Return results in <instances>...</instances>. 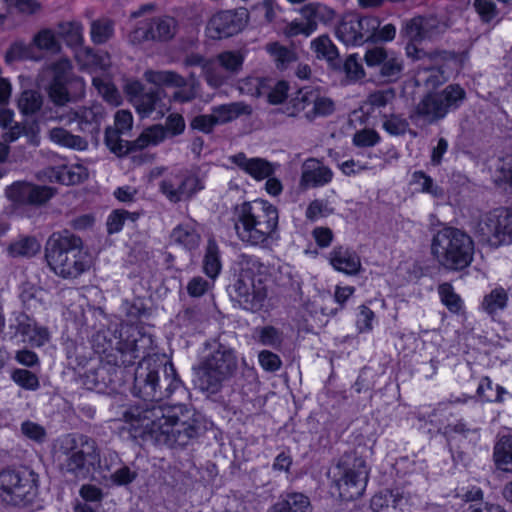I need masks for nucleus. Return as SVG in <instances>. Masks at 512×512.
Returning <instances> with one entry per match:
<instances>
[{
  "label": "nucleus",
  "instance_id": "47",
  "mask_svg": "<svg viewBox=\"0 0 512 512\" xmlns=\"http://www.w3.org/2000/svg\"><path fill=\"white\" fill-rule=\"evenodd\" d=\"M43 105L42 96L33 90L24 91L18 99V108L25 115H33Z\"/></svg>",
  "mask_w": 512,
  "mask_h": 512
},
{
  "label": "nucleus",
  "instance_id": "50",
  "mask_svg": "<svg viewBox=\"0 0 512 512\" xmlns=\"http://www.w3.org/2000/svg\"><path fill=\"white\" fill-rule=\"evenodd\" d=\"M447 78L439 67L419 68L417 81L424 83L428 88H436L446 82Z\"/></svg>",
  "mask_w": 512,
  "mask_h": 512
},
{
  "label": "nucleus",
  "instance_id": "57",
  "mask_svg": "<svg viewBox=\"0 0 512 512\" xmlns=\"http://www.w3.org/2000/svg\"><path fill=\"white\" fill-rule=\"evenodd\" d=\"M12 379L16 384L26 390L35 391L40 386L38 377L26 369H16L12 373Z\"/></svg>",
  "mask_w": 512,
  "mask_h": 512
},
{
  "label": "nucleus",
  "instance_id": "39",
  "mask_svg": "<svg viewBox=\"0 0 512 512\" xmlns=\"http://www.w3.org/2000/svg\"><path fill=\"white\" fill-rule=\"evenodd\" d=\"M507 302V292L502 287H497L484 297L482 308L489 315H493L497 311L505 309Z\"/></svg>",
  "mask_w": 512,
  "mask_h": 512
},
{
  "label": "nucleus",
  "instance_id": "62",
  "mask_svg": "<svg viewBox=\"0 0 512 512\" xmlns=\"http://www.w3.org/2000/svg\"><path fill=\"white\" fill-rule=\"evenodd\" d=\"M166 132V138L168 136L174 137L182 134L185 130V120L182 115L178 113H172L166 118L165 126L161 125Z\"/></svg>",
  "mask_w": 512,
  "mask_h": 512
},
{
  "label": "nucleus",
  "instance_id": "33",
  "mask_svg": "<svg viewBox=\"0 0 512 512\" xmlns=\"http://www.w3.org/2000/svg\"><path fill=\"white\" fill-rule=\"evenodd\" d=\"M493 458L499 470L512 472V435L500 437L494 446Z\"/></svg>",
  "mask_w": 512,
  "mask_h": 512
},
{
  "label": "nucleus",
  "instance_id": "61",
  "mask_svg": "<svg viewBox=\"0 0 512 512\" xmlns=\"http://www.w3.org/2000/svg\"><path fill=\"white\" fill-rule=\"evenodd\" d=\"M217 126L215 122V118L212 114H201L192 118L190 121V127L194 130H198L205 134H210L213 132L214 128Z\"/></svg>",
  "mask_w": 512,
  "mask_h": 512
},
{
  "label": "nucleus",
  "instance_id": "26",
  "mask_svg": "<svg viewBox=\"0 0 512 512\" xmlns=\"http://www.w3.org/2000/svg\"><path fill=\"white\" fill-rule=\"evenodd\" d=\"M332 170L315 158L307 159L302 165L300 185L303 188L321 187L331 182Z\"/></svg>",
  "mask_w": 512,
  "mask_h": 512
},
{
  "label": "nucleus",
  "instance_id": "58",
  "mask_svg": "<svg viewBox=\"0 0 512 512\" xmlns=\"http://www.w3.org/2000/svg\"><path fill=\"white\" fill-rule=\"evenodd\" d=\"M439 294L443 304L451 311L458 312L461 308V299L453 291L450 284L444 283L439 287Z\"/></svg>",
  "mask_w": 512,
  "mask_h": 512
},
{
  "label": "nucleus",
  "instance_id": "54",
  "mask_svg": "<svg viewBox=\"0 0 512 512\" xmlns=\"http://www.w3.org/2000/svg\"><path fill=\"white\" fill-rule=\"evenodd\" d=\"M214 283L215 279H204L201 276H194L187 283V293L193 298L201 297L213 289Z\"/></svg>",
  "mask_w": 512,
  "mask_h": 512
},
{
  "label": "nucleus",
  "instance_id": "55",
  "mask_svg": "<svg viewBox=\"0 0 512 512\" xmlns=\"http://www.w3.org/2000/svg\"><path fill=\"white\" fill-rule=\"evenodd\" d=\"M495 182L512 186V154L500 158L495 168Z\"/></svg>",
  "mask_w": 512,
  "mask_h": 512
},
{
  "label": "nucleus",
  "instance_id": "35",
  "mask_svg": "<svg viewBox=\"0 0 512 512\" xmlns=\"http://www.w3.org/2000/svg\"><path fill=\"white\" fill-rule=\"evenodd\" d=\"M266 51L271 55L277 69L284 71L298 60L297 53L293 48L281 45L278 42L266 45Z\"/></svg>",
  "mask_w": 512,
  "mask_h": 512
},
{
  "label": "nucleus",
  "instance_id": "64",
  "mask_svg": "<svg viewBox=\"0 0 512 512\" xmlns=\"http://www.w3.org/2000/svg\"><path fill=\"white\" fill-rule=\"evenodd\" d=\"M385 120L383 122L384 129L392 134V135H402L407 131L408 122L406 119L398 116L391 115L389 117L384 116Z\"/></svg>",
  "mask_w": 512,
  "mask_h": 512
},
{
  "label": "nucleus",
  "instance_id": "18",
  "mask_svg": "<svg viewBox=\"0 0 512 512\" xmlns=\"http://www.w3.org/2000/svg\"><path fill=\"white\" fill-rule=\"evenodd\" d=\"M177 21L174 17L163 15L145 18L137 23L131 33L133 42L146 40L167 41L172 39L177 32Z\"/></svg>",
  "mask_w": 512,
  "mask_h": 512
},
{
  "label": "nucleus",
  "instance_id": "42",
  "mask_svg": "<svg viewBox=\"0 0 512 512\" xmlns=\"http://www.w3.org/2000/svg\"><path fill=\"white\" fill-rule=\"evenodd\" d=\"M59 34L68 46L76 47L83 42V26L79 22L72 21L59 24Z\"/></svg>",
  "mask_w": 512,
  "mask_h": 512
},
{
  "label": "nucleus",
  "instance_id": "40",
  "mask_svg": "<svg viewBox=\"0 0 512 512\" xmlns=\"http://www.w3.org/2000/svg\"><path fill=\"white\" fill-rule=\"evenodd\" d=\"M91 40L100 45L109 41L114 35V23L109 19L92 21L90 29Z\"/></svg>",
  "mask_w": 512,
  "mask_h": 512
},
{
  "label": "nucleus",
  "instance_id": "45",
  "mask_svg": "<svg viewBox=\"0 0 512 512\" xmlns=\"http://www.w3.org/2000/svg\"><path fill=\"white\" fill-rule=\"evenodd\" d=\"M34 45L39 49L50 54H56L61 50V44L57 40L54 32L50 29L39 31L33 38Z\"/></svg>",
  "mask_w": 512,
  "mask_h": 512
},
{
  "label": "nucleus",
  "instance_id": "27",
  "mask_svg": "<svg viewBox=\"0 0 512 512\" xmlns=\"http://www.w3.org/2000/svg\"><path fill=\"white\" fill-rule=\"evenodd\" d=\"M329 261L335 270L347 275H356L361 269L359 255L342 246L335 247L331 251Z\"/></svg>",
  "mask_w": 512,
  "mask_h": 512
},
{
  "label": "nucleus",
  "instance_id": "25",
  "mask_svg": "<svg viewBox=\"0 0 512 512\" xmlns=\"http://www.w3.org/2000/svg\"><path fill=\"white\" fill-rule=\"evenodd\" d=\"M445 30V25L436 17H416L407 23L405 33L410 41L421 42L433 39Z\"/></svg>",
  "mask_w": 512,
  "mask_h": 512
},
{
  "label": "nucleus",
  "instance_id": "38",
  "mask_svg": "<svg viewBox=\"0 0 512 512\" xmlns=\"http://www.w3.org/2000/svg\"><path fill=\"white\" fill-rule=\"evenodd\" d=\"M199 239V234L189 225H178L171 233V240L174 243L189 250L198 246Z\"/></svg>",
  "mask_w": 512,
  "mask_h": 512
},
{
  "label": "nucleus",
  "instance_id": "56",
  "mask_svg": "<svg viewBox=\"0 0 512 512\" xmlns=\"http://www.w3.org/2000/svg\"><path fill=\"white\" fill-rule=\"evenodd\" d=\"M203 74L207 84L212 88L221 87L228 80V74L220 71L218 64L212 61L204 67Z\"/></svg>",
  "mask_w": 512,
  "mask_h": 512
},
{
  "label": "nucleus",
  "instance_id": "1",
  "mask_svg": "<svg viewBox=\"0 0 512 512\" xmlns=\"http://www.w3.org/2000/svg\"><path fill=\"white\" fill-rule=\"evenodd\" d=\"M166 373L162 358L157 355L144 356L134 374L133 395L143 400L142 404L130 406L123 412V420L137 436L149 437L156 444L168 447L186 446L197 438L201 424L194 409L184 405H156L169 398L172 382L162 390L159 375Z\"/></svg>",
  "mask_w": 512,
  "mask_h": 512
},
{
  "label": "nucleus",
  "instance_id": "2",
  "mask_svg": "<svg viewBox=\"0 0 512 512\" xmlns=\"http://www.w3.org/2000/svg\"><path fill=\"white\" fill-rule=\"evenodd\" d=\"M54 456L60 472L75 480L89 478L101 466L96 440L84 434L72 433L60 437L55 445Z\"/></svg>",
  "mask_w": 512,
  "mask_h": 512
},
{
  "label": "nucleus",
  "instance_id": "9",
  "mask_svg": "<svg viewBox=\"0 0 512 512\" xmlns=\"http://www.w3.org/2000/svg\"><path fill=\"white\" fill-rule=\"evenodd\" d=\"M236 370L237 358L233 350L219 344L201 362L197 385L202 391L215 394Z\"/></svg>",
  "mask_w": 512,
  "mask_h": 512
},
{
  "label": "nucleus",
  "instance_id": "22",
  "mask_svg": "<svg viewBox=\"0 0 512 512\" xmlns=\"http://www.w3.org/2000/svg\"><path fill=\"white\" fill-rule=\"evenodd\" d=\"M45 119L58 121L64 124H71L74 121H78L81 129L84 130V125H96L98 126L103 118V108L101 105H93L91 107H84L80 111L67 110L63 113H58V110L53 112L45 110Z\"/></svg>",
  "mask_w": 512,
  "mask_h": 512
},
{
  "label": "nucleus",
  "instance_id": "15",
  "mask_svg": "<svg viewBox=\"0 0 512 512\" xmlns=\"http://www.w3.org/2000/svg\"><path fill=\"white\" fill-rule=\"evenodd\" d=\"M71 62L68 58L61 57L55 62H53L47 69V73L51 77V81L47 87V92L49 99L56 106L55 109L50 107H45L42 111L43 117L45 118V110H50L55 112L58 110V113H63L66 111L63 109L66 104L71 101V96L67 89V81L68 74L71 70Z\"/></svg>",
  "mask_w": 512,
  "mask_h": 512
},
{
  "label": "nucleus",
  "instance_id": "34",
  "mask_svg": "<svg viewBox=\"0 0 512 512\" xmlns=\"http://www.w3.org/2000/svg\"><path fill=\"white\" fill-rule=\"evenodd\" d=\"M48 135L53 143L65 148L82 151L88 146V142L83 137L74 135L62 127L50 129Z\"/></svg>",
  "mask_w": 512,
  "mask_h": 512
},
{
  "label": "nucleus",
  "instance_id": "31",
  "mask_svg": "<svg viewBox=\"0 0 512 512\" xmlns=\"http://www.w3.org/2000/svg\"><path fill=\"white\" fill-rule=\"evenodd\" d=\"M202 270L208 278L215 280L221 273V252L218 244L213 238H209L207 241L202 260Z\"/></svg>",
  "mask_w": 512,
  "mask_h": 512
},
{
  "label": "nucleus",
  "instance_id": "28",
  "mask_svg": "<svg viewBox=\"0 0 512 512\" xmlns=\"http://www.w3.org/2000/svg\"><path fill=\"white\" fill-rule=\"evenodd\" d=\"M268 512H313L309 497L300 492H289L281 495Z\"/></svg>",
  "mask_w": 512,
  "mask_h": 512
},
{
  "label": "nucleus",
  "instance_id": "3",
  "mask_svg": "<svg viewBox=\"0 0 512 512\" xmlns=\"http://www.w3.org/2000/svg\"><path fill=\"white\" fill-rule=\"evenodd\" d=\"M278 209L266 200L257 199L235 207L234 227L238 238L252 246L263 245L277 231Z\"/></svg>",
  "mask_w": 512,
  "mask_h": 512
},
{
  "label": "nucleus",
  "instance_id": "48",
  "mask_svg": "<svg viewBox=\"0 0 512 512\" xmlns=\"http://www.w3.org/2000/svg\"><path fill=\"white\" fill-rule=\"evenodd\" d=\"M412 183L417 185L421 192L428 193L434 198H442L444 191L436 185L433 179L423 171H415L412 174Z\"/></svg>",
  "mask_w": 512,
  "mask_h": 512
},
{
  "label": "nucleus",
  "instance_id": "29",
  "mask_svg": "<svg viewBox=\"0 0 512 512\" xmlns=\"http://www.w3.org/2000/svg\"><path fill=\"white\" fill-rule=\"evenodd\" d=\"M111 371L116 372V368L108 365H99L96 368H91L84 373L83 384L89 390L104 392L105 389L114 383Z\"/></svg>",
  "mask_w": 512,
  "mask_h": 512
},
{
  "label": "nucleus",
  "instance_id": "12",
  "mask_svg": "<svg viewBox=\"0 0 512 512\" xmlns=\"http://www.w3.org/2000/svg\"><path fill=\"white\" fill-rule=\"evenodd\" d=\"M334 111V102L312 87L299 89L294 97L287 103L284 112L288 116H297L303 113L304 117L312 121L317 117H325Z\"/></svg>",
  "mask_w": 512,
  "mask_h": 512
},
{
  "label": "nucleus",
  "instance_id": "32",
  "mask_svg": "<svg viewBox=\"0 0 512 512\" xmlns=\"http://www.w3.org/2000/svg\"><path fill=\"white\" fill-rule=\"evenodd\" d=\"M405 500L398 493L384 490L371 499V509L374 512H403Z\"/></svg>",
  "mask_w": 512,
  "mask_h": 512
},
{
  "label": "nucleus",
  "instance_id": "41",
  "mask_svg": "<svg viewBox=\"0 0 512 512\" xmlns=\"http://www.w3.org/2000/svg\"><path fill=\"white\" fill-rule=\"evenodd\" d=\"M254 334L257 341L264 346L279 349L282 345L283 333L274 326L257 327Z\"/></svg>",
  "mask_w": 512,
  "mask_h": 512
},
{
  "label": "nucleus",
  "instance_id": "36",
  "mask_svg": "<svg viewBox=\"0 0 512 512\" xmlns=\"http://www.w3.org/2000/svg\"><path fill=\"white\" fill-rule=\"evenodd\" d=\"M311 48L318 59H325L332 66H338V50L331 39L322 35L311 42Z\"/></svg>",
  "mask_w": 512,
  "mask_h": 512
},
{
  "label": "nucleus",
  "instance_id": "44",
  "mask_svg": "<svg viewBox=\"0 0 512 512\" xmlns=\"http://www.w3.org/2000/svg\"><path fill=\"white\" fill-rule=\"evenodd\" d=\"M45 291L32 284H24L20 293V299L23 305L28 309H37L44 303Z\"/></svg>",
  "mask_w": 512,
  "mask_h": 512
},
{
  "label": "nucleus",
  "instance_id": "14",
  "mask_svg": "<svg viewBox=\"0 0 512 512\" xmlns=\"http://www.w3.org/2000/svg\"><path fill=\"white\" fill-rule=\"evenodd\" d=\"M380 27V21L373 16L349 13L343 16L336 29V35L346 45H362L369 41Z\"/></svg>",
  "mask_w": 512,
  "mask_h": 512
},
{
  "label": "nucleus",
  "instance_id": "63",
  "mask_svg": "<svg viewBox=\"0 0 512 512\" xmlns=\"http://www.w3.org/2000/svg\"><path fill=\"white\" fill-rule=\"evenodd\" d=\"M474 7L484 22H490L498 16V11L493 0H475Z\"/></svg>",
  "mask_w": 512,
  "mask_h": 512
},
{
  "label": "nucleus",
  "instance_id": "5",
  "mask_svg": "<svg viewBox=\"0 0 512 512\" xmlns=\"http://www.w3.org/2000/svg\"><path fill=\"white\" fill-rule=\"evenodd\" d=\"M239 273L229 286L231 299L250 312L260 311L268 296L264 278L265 265L253 255L242 254L238 261Z\"/></svg>",
  "mask_w": 512,
  "mask_h": 512
},
{
  "label": "nucleus",
  "instance_id": "8",
  "mask_svg": "<svg viewBox=\"0 0 512 512\" xmlns=\"http://www.w3.org/2000/svg\"><path fill=\"white\" fill-rule=\"evenodd\" d=\"M329 475L340 497L347 501L362 496L368 481L366 462L356 451L345 452L330 469Z\"/></svg>",
  "mask_w": 512,
  "mask_h": 512
},
{
  "label": "nucleus",
  "instance_id": "37",
  "mask_svg": "<svg viewBox=\"0 0 512 512\" xmlns=\"http://www.w3.org/2000/svg\"><path fill=\"white\" fill-rule=\"evenodd\" d=\"M305 23H313L314 31L319 22H327L333 18V11L320 3H308L300 10Z\"/></svg>",
  "mask_w": 512,
  "mask_h": 512
},
{
  "label": "nucleus",
  "instance_id": "7",
  "mask_svg": "<svg viewBox=\"0 0 512 512\" xmlns=\"http://www.w3.org/2000/svg\"><path fill=\"white\" fill-rule=\"evenodd\" d=\"M465 96V90L458 84H450L439 92L427 93L416 104L409 118L420 128L434 125L458 109Z\"/></svg>",
  "mask_w": 512,
  "mask_h": 512
},
{
  "label": "nucleus",
  "instance_id": "59",
  "mask_svg": "<svg viewBox=\"0 0 512 512\" xmlns=\"http://www.w3.org/2000/svg\"><path fill=\"white\" fill-rule=\"evenodd\" d=\"M479 428L467 423L465 420L460 419L456 423L449 424L445 427V434H459L464 438H468L470 436H477Z\"/></svg>",
  "mask_w": 512,
  "mask_h": 512
},
{
  "label": "nucleus",
  "instance_id": "52",
  "mask_svg": "<svg viewBox=\"0 0 512 512\" xmlns=\"http://www.w3.org/2000/svg\"><path fill=\"white\" fill-rule=\"evenodd\" d=\"M162 366L165 368L166 373L161 372V375H159L160 389H166L170 383L175 381L177 384H175V387L171 389V395L177 391H183V383L179 378L173 363L162 358Z\"/></svg>",
  "mask_w": 512,
  "mask_h": 512
},
{
  "label": "nucleus",
  "instance_id": "23",
  "mask_svg": "<svg viewBox=\"0 0 512 512\" xmlns=\"http://www.w3.org/2000/svg\"><path fill=\"white\" fill-rule=\"evenodd\" d=\"M228 161L256 181L272 176L276 169V164L260 157L249 158L244 152L230 155Z\"/></svg>",
  "mask_w": 512,
  "mask_h": 512
},
{
  "label": "nucleus",
  "instance_id": "16",
  "mask_svg": "<svg viewBox=\"0 0 512 512\" xmlns=\"http://www.w3.org/2000/svg\"><path fill=\"white\" fill-rule=\"evenodd\" d=\"M160 191L172 203L191 199L204 188L202 180L189 171H179L166 176L159 185Z\"/></svg>",
  "mask_w": 512,
  "mask_h": 512
},
{
  "label": "nucleus",
  "instance_id": "51",
  "mask_svg": "<svg viewBox=\"0 0 512 512\" xmlns=\"http://www.w3.org/2000/svg\"><path fill=\"white\" fill-rule=\"evenodd\" d=\"M138 219L137 213H130L126 210H114L107 218V231L109 234L118 233L122 230L126 220L135 222Z\"/></svg>",
  "mask_w": 512,
  "mask_h": 512
},
{
  "label": "nucleus",
  "instance_id": "10",
  "mask_svg": "<svg viewBox=\"0 0 512 512\" xmlns=\"http://www.w3.org/2000/svg\"><path fill=\"white\" fill-rule=\"evenodd\" d=\"M39 476L29 468L0 472V498L13 506L31 504L38 495Z\"/></svg>",
  "mask_w": 512,
  "mask_h": 512
},
{
  "label": "nucleus",
  "instance_id": "49",
  "mask_svg": "<svg viewBox=\"0 0 512 512\" xmlns=\"http://www.w3.org/2000/svg\"><path fill=\"white\" fill-rule=\"evenodd\" d=\"M55 179L64 185H74L82 182L86 177L85 169L82 166L61 167L55 172Z\"/></svg>",
  "mask_w": 512,
  "mask_h": 512
},
{
  "label": "nucleus",
  "instance_id": "6",
  "mask_svg": "<svg viewBox=\"0 0 512 512\" xmlns=\"http://www.w3.org/2000/svg\"><path fill=\"white\" fill-rule=\"evenodd\" d=\"M474 241L464 230L443 226L431 240V253L437 262L446 269L459 271L473 261Z\"/></svg>",
  "mask_w": 512,
  "mask_h": 512
},
{
  "label": "nucleus",
  "instance_id": "24",
  "mask_svg": "<svg viewBox=\"0 0 512 512\" xmlns=\"http://www.w3.org/2000/svg\"><path fill=\"white\" fill-rule=\"evenodd\" d=\"M243 28L242 20L231 11H221L213 15L206 27V33L211 39H223L233 36Z\"/></svg>",
  "mask_w": 512,
  "mask_h": 512
},
{
  "label": "nucleus",
  "instance_id": "11",
  "mask_svg": "<svg viewBox=\"0 0 512 512\" xmlns=\"http://www.w3.org/2000/svg\"><path fill=\"white\" fill-rule=\"evenodd\" d=\"M482 241L493 247L512 243V210L497 208L482 215L474 226Z\"/></svg>",
  "mask_w": 512,
  "mask_h": 512
},
{
  "label": "nucleus",
  "instance_id": "46",
  "mask_svg": "<svg viewBox=\"0 0 512 512\" xmlns=\"http://www.w3.org/2000/svg\"><path fill=\"white\" fill-rule=\"evenodd\" d=\"M40 250V244L34 237L22 238L9 247V253L13 257H32Z\"/></svg>",
  "mask_w": 512,
  "mask_h": 512
},
{
  "label": "nucleus",
  "instance_id": "60",
  "mask_svg": "<svg viewBox=\"0 0 512 512\" xmlns=\"http://www.w3.org/2000/svg\"><path fill=\"white\" fill-rule=\"evenodd\" d=\"M93 85L103 95L107 102L118 105L120 102V94L114 85L102 79L94 78Z\"/></svg>",
  "mask_w": 512,
  "mask_h": 512
},
{
  "label": "nucleus",
  "instance_id": "30",
  "mask_svg": "<svg viewBox=\"0 0 512 512\" xmlns=\"http://www.w3.org/2000/svg\"><path fill=\"white\" fill-rule=\"evenodd\" d=\"M217 125L231 122L243 115H250L252 107L244 102H231L211 107Z\"/></svg>",
  "mask_w": 512,
  "mask_h": 512
},
{
  "label": "nucleus",
  "instance_id": "21",
  "mask_svg": "<svg viewBox=\"0 0 512 512\" xmlns=\"http://www.w3.org/2000/svg\"><path fill=\"white\" fill-rule=\"evenodd\" d=\"M140 341L144 342L146 338L141 337ZM147 341H150V339H147ZM138 342L139 340L135 337L126 342L116 340L114 346L113 342L109 340L102 346L98 343L96 351L100 354H106L108 357H114L113 362L115 366H128L134 362V359L139 357L141 347Z\"/></svg>",
  "mask_w": 512,
  "mask_h": 512
},
{
  "label": "nucleus",
  "instance_id": "20",
  "mask_svg": "<svg viewBox=\"0 0 512 512\" xmlns=\"http://www.w3.org/2000/svg\"><path fill=\"white\" fill-rule=\"evenodd\" d=\"M128 93L131 95V102L137 113L142 117H149L156 113L154 119H160L164 116L167 108L162 103L161 92L159 90H150L142 92L141 84L135 82L128 87Z\"/></svg>",
  "mask_w": 512,
  "mask_h": 512
},
{
  "label": "nucleus",
  "instance_id": "17",
  "mask_svg": "<svg viewBox=\"0 0 512 512\" xmlns=\"http://www.w3.org/2000/svg\"><path fill=\"white\" fill-rule=\"evenodd\" d=\"M364 60L367 67L378 69L380 78L385 82L397 81L404 69V61L400 54L380 46L368 49Z\"/></svg>",
  "mask_w": 512,
  "mask_h": 512
},
{
  "label": "nucleus",
  "instance_id": "4",
  "mask_svg": "<svg viewBox=\"0 0 512 512\" xmlns=\"http://www.w3.org/2000/svg\"><path fill=\"white\" fill-rule=\"evenodd\" d=\"M48 267L63 279H75L89 269L91 261L79 236L68 230L53 233L45 245Z\"/></svg>",
  "mask_w": 512,
  "mask_h": 512
},
{
  "label": "nucleus",
  "instance_id": "43",
  "mask_svg": "<svg viewBox=\"0 0 512 512\" xmlns=\"http://www.w3.org/2000/svg\"><path fill=\"white\" fill-rule=\"evenodd\" d=\"M244 62V57L237 51H225L217 56L216 63L229 75L237 74Z\"/></svg>",
  "mask_w": 512,
  "mask_h": 512
},
{
  "label": "nucleus",
  "instance_id": "19",
  "mask_svg": "<svg viewBox=\"0 0 512 512\" xmlns=\"http://www.w3.org/2000/svg\"><path fill=\"white\" fill-rule=\"evenodd\" d=\"M6 197L17 205L39 206L46 203L53 196L51 188L37 186L24 181H17L5 190Z\"/></svg>",
  "mask_w": 512,
  "mask_h": 512
},
{
  "label": "nucleus",
  "instance_id": "13",
  "mask_svg": "<svg viewBox=\"0 0 512 512\" xmlns=\"http://www.w3.org/2000/svg\"><path fill=\"white\" fill-rule=\"evenodd\" d=\"M121 134L123 133L111 127L105 131L106 146L118 156L140 151L149 146H157L166 139V132L161 124H154L145 128L134 141L123 140L120 137Z\"/></svg>",
  "mask_w": 512,
  "mask_h": 512
},
{
  "label": "nucleus",
  "instance_id": "53",
  "mask_svg": "<svg viewBox=\"0 0 512 512\" xmlns=\"http://www.w3.org/2000/svg\"><path fill=\"white\" fill-rule=\"evenodd\" d=\"M268 88L267 81L259 77H247L239 82L240 92L254 97L262 96Z\"/></svg>",
  "mask_w": 512,
  "mask_h": 512
}]
</instances>
